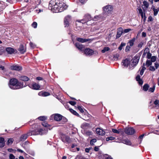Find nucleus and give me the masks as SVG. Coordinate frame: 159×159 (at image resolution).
I'll use <instances>...</instances> for the list:
<instances>
[{"label":"nucleus","instance_id":"f257e3e1","mask_svg":"<svg viewBox=\"0 0 159 159\" xmlns=\"http://www.w3.org/2000/svg\"><path fill=\"white\" fill-rule=\"evenodd\" d=\"M68 6L64 2L59 0H51L48 8L53 12H61L66 9Z\"/></svg>","mask_w":159,"mask_h":159},{"label":"nucleus","instance_id":"f03ea898","mask_svg":"<svg viewBox=\"0 0 159 159\" xmlns=\"http://www.w3.org/2000/svg\"><path fill=\"white\" fill-rule=\"evenodd\" d=\"M32 130L30 131L26 134L22 135L20 138L21 141H24L28 136L32 135H37L40 134V126L39 124H34L32 125Z\"/></svg>","mask_w":159,"mask_h":159},{"label":"nucleus","instance_id":"7ed1b4c3","mask_svg":"<svg viewBox=\"0 0 159 159\" xmlns=\"http://www.w3.org/2000/svg\"><path fill=\"white\" fill-rule=\"evenodd\" d=\"M9 87L13 89H17L22 88L24 86L23 82H19L16 78L11 79L8 84Z\"/></svg>","mask_w":159,"mask_h":159},{"label":"nucleus","instance_id":"20e7f679","mask_svg":"<svg viewBox=\"0 0 159 159\" xmlns=\"http://www.w3.org/2000/svg\"><path fill=\"white\" fill-rule=\"evenodd\" d=\"M53 119L54 120L57 122H60L61 124H64L67 121V119L61 115L56 113L52 115L50 117V120Z\"/></svg>","mask_w":159,"mask_h":159},{"label":"nucleus","instance_id":"39448f33","mask_svg":"<svg viewBox=\"0 0 159 159\" xmlns=\"http://www.w3.org/2000/svg\"><path fill=\"white\" fill-rule=\"evenodd\" d=\"M84 53L86 56H90L92 55H96L98 54L97 50L94 51L89 48H87L84 50Z\"/></svg>","mask_w":159,"mask_h":159},{"label":"nucleus","instance_id":"423d86ee","mask_svg":"<svg viewBox=\"0 0 159 159\" xmlns=\"http://www.w3.org/2000/svg\"><path fill=\"white\" fill-rule=\"evenodd\" d=\"M92 19L91 15L89 14H86L84 15V18L81 20H78L77 21L79 22H81L82 23H85L89 21H90Z\"/></svg>","mask_w":159,"mask_h":159},{"label":"nucleus","instance_id":"0eeeda50","mask_svg":"<svg viewBox=\"0 0 159 159\" xmlns=\"http://www.w3.org/2000/svg\"><path fill=\"white\" fill-rule=\"evenodd\" d=\"M42 125L46 128L44 130L43 129H40V134L46 133L48 131V129L50 127V125L46 121L43 122L42 123Z\"/></svg>","mask_w":159,"mask_h":159},{"label":"nucleus","instance_id":"6e6552de","mask_svg":"<svg viewBox=\"0 0 159 159\" xmlns=\"http://www.w3.org/2000/svg\"><path fill=\"white\" fill-rule=\"evenodd\" d=\"M140 59V56L139 55H136L132 59L131 65L133 66H135L139 62Z\"/></svg>","mask_w":159,"mask_h":159},{"label":"nucleus","instance_id":"1a4fd4ad","mask_svg":"<svg viewBox=\"0 0 159 159\" xmlns=\"http://www.w3.org/2000/svg\"><path fill=\"white\" fill-rule=\"evenodd\" d=\"M28 86L30 88L34 90H39L40 88V85L39 84L35 82L29 84H28Z\"/></svg>","mask_w":159,"mask_h":159},{"label":"nucleus","instance_id":"9d476101","mask_svg":"<svg viewBox=\"0 0 159 159\" xmlns=\"http://www.w3.org/2000/svg\"><path fill=\"white\" fill-rule=\"evenodd\" d=\"M71 20V16L68 15L66 16L64 19V24L65 27H68L69 25V23Z\"/></svg>","mask_w":159,"mask_h":159},{"label":"nucleus","instance_id":"9b49d317","mask_svg":"<svg viewBox=\"0 0 159 159\" xmlns=\"http://www.w3.org/2000/svg\"><path fill=\"white\" fill-rule=\"evenodd\" d=\"M125 132L128 135H132L135 133V130L132 128H129L125 129Z\"/></svg>","mask_w":159,"mask_h":159},{"label":"nucleus","instance_id":"f8f14e48","mask_svg":"<svg viewBox=\"0 0 159 159\" xmlns=\"http://www.w3.org/2000/svg\"><path fill=\"white\" fill-rule=\"evenodd\" d=\"M10 69L12 70H15L17 71L21 70L22 68L21 66L18 65H14L10 66Z\"/></svg>","mask_w":159,"mask_h":159},{"label":"nucleus","instance_id":"ddd939ff","mask_svg":"<svg viewBox=\"0 0 159 159\" xmlns=\"http://www.w3.org/2000/svg\"><path fill=\"white\" fill-rule=\"evenodd\" d=\"M103 10L106 12L110 13L113 10L112 6L110 5H107L103 7Z\"/></svg>","mask_w":159,"mask_h":159},{"label":"nucleus","instance_id":"4468645a","mask_svg":"<svg viewBox=\"0 0 159 159\" xmlns=\"http://www.w3.org/2000/svg\"><path fill=\"white\" fill-rule=\"evenodd\" d=\"M61 140L64 142H67L69 143L71 142L70 137L66 135H62L61 136Z\"/></svg>","mask_w":159,"mask_h":159},{"label":"nucleus","instance_id":"2eb2a0df","mask_svg":"<svg viewBox=\"0 0 159 159\" xmlns=\"http://www.w3.org/2000/svg\"><path fill=\"white\" fill-rule=\"evenodd\" d=\"M123 32V30L122 28H118L117 29V34L116 36V39L119 38L122 35Z\"/></svg>","mask_w":159,"mask_h":159},{"label":"nucleus","instance_id":"dca6fc26","mask_svg":"<svg viewBox=\"0 0 159 159\" xmlns=\"http://www.w3.org/2000/svg\"><path fill=\"white\" fill-rule=\"evenodd\" d=\"M96 131V133L99 135L103 136L105 134V132L100 128H97Z\"/></svg>","mask_w":159,"mask_h":159},{"label":"nucleus","instance_id":"f3484780","mask_svg":"<svg viewBox=\"0 0 159 159\" xmlns=\"http://www.w3.org/2000/svg\"><path fill=\"white\" fill-rule=\"evenodd\" d=\"M6 5L4 2L0 1V14L2 13V11L5 8Z\"/></svg>","mask_w":159,"mask_h":159},{"label":"nucleus","instance_id":"a211bd4d","mask_svg":"<svg viewBox=\"0 0 159 159\" xmlns=\"http://www.w3.org/2000/svg\"><path fill=\"white\" fill-rule=\"evenodd\" d=\"M130 60L129 59H126L125 60H123L122 62V65L125 66L127 67L130 64Z\"/></svg>","mask_w":159,"mask_h":159},{"label":"nucleus","instance_id":"6ab92c4d","mask_svg":"<svg viewBox=\"0 0 159 159\" xmlns=\"http://www.w3.org/2000/svg\"><path fill=\"white\" fill-rule=\"evenodd\" d=\"M18 50L22 54H23L25 52L26 49L24 48V46L22 44L20 45Z\"/></svg>","mask_w":159,"mask_h":159},{"label":"nucleus","instance_id":"aec40b11","mask_svg":"<svg viewBox=\"0 0 159 159\" xmlns=\"http://www.w3.org/2000/svg\"><path fill=\"white\" fill-rule=\"evenodd\" d=\"M81 128L83 129H87L90 127V124L87 123H84L81 125Z\"/></svg>","mask_w":159,"mask_h":159},{"label":"nucleus","instance_id":"412c9836","mask_svg":"<svg viewBox=\"0 0 159 159\" xmlns=\"http://www.w3.org/2000/svg\"><path fill=\"white\" fill-rule=\"evenodd\" d=\"M146 68L145 67V64L143 63V66L139 69L140 74L142 75L144 73V71L146 70Z\"/></svg>","mask_w":159,"mask_h":159},{"label":"nucleus","instance_id":"4be33fe9","mask_svg":"<svg viewBox=\"0 0 159 159\" xmlns=\"http://www.w3.org/2000/svg\"><path fill=\"white\" fill-rule=\"evenodd\" d=\"M136 80L138 82V83L140 85H142L143 84V81L142 79H140L139 75H137L136 77Z\"/></svg>","mask_w":159,"mask_h":159},{"label":"nucleus","instance_id":"5701e85b","mask_svg":"<svg viewBox=\"0 0 159 159\" xmlns=\"http://www.w3.org/2000/svg\"><path fill=\"white\" fill-rule=\"evenodd\" d=\"M76 40L78 42L83 43L88 42L89 41L90 39H84L80 38H78L76 39Z\"/></svg>","mask_w":159,"mask_h":159},{"label":"nucleus","instance_id":"b1692460","mask_svg":"<svg viewBox=\"0 0 159 159\" xmlns=\"http://www.w3.org/2000/svg\"><path fill=\"white\" fill-rule=\"evenodd\" d=\"M19 80L24 81H27L29 80V78L26 76L23 75L19 77Z\"/></svg>","mask_w":159,"mask_h":159},{"label":"nucleus","instance_id":"393cba45","mask_svg":"<svg viewBox=\"0 0 159 159\" xmlns=\"http://www.w3.org/2000/svg\"><path fill=\"white\" fill-rule=\"evenodd\" d=\"M6 51L8 53L10 54H11L14 52V49L10 47L7 48H6Z\"/></svg>","mask_w":159,"mask_h":159},{"label":"nucleus","instance_id":"a878e982","mask_svg":"<svg viewBox=\"0 0 159 159\" xmlns=\"http://www.w3.org/2000/svg\"><path fill=\"white\" fill-rule=\"evenodd\" d=\"M136 39L135 37L133 38L132 39L129 40L128 43V44H129V46L132 47L134 45V43Z\"/></svg>","mask_w":159,"mask_h":159},{"label":"nucleus","instance_id":"bb28decb","mask_svg":"<svg viewBox=\"0 0 159 159\" xmlns=\"http://www.w3.org/2000/svg\"><path fill=\"white\" fill-rule=\"evenodd\" d=\"M122 142L123 143L128 145H131V143L129 140L127 139H124L122 140Z\"/></svg>","mask_w":159,"mask_h":159},{"label":"nucleus","instance_id":"cd10ccee","mask_svg":"<svg viewBox=\"0 0 159 159\" xmlns=\"http://www.w3.org/2000/svg\"><path fill=\"white\" fill-rule=\"evenodd\" d=\"M75 45L76 48L79 50H81L84 48V46L82 44H80L79 43H75Z\"/></svg>","mask_w":159,"mask_h":159},{"label":"nucleus","instance_id":"c85d7f7f","mask_svg":"<svg viewBox=\"0 0 159 159\" xmlns=\"http://www.w3.org/2000/svg\"><path fill=\"white\" fill-rule=\"evenodd\" d=\"M0 143L1 144L0 147H3L5 145V142L4 139L2 137L0 138Z\"/></svg>","mask_w":159,"mask_h":159},{"label":"nucleus","instance_id":"c756f323","mask_svg":"<svg viewBox=\"0 0 159 159\" xmlns=\"http://www.w3.org/2000/svg\"><path fill=\"white\" fill-rule=\"evenodd\" d=\"M84 134L87 136H89L92 135V132L91 131L85 130L84 131Z\"/></svg>","mask_w":159,"mask_h":159},{"label":"nucleus","instance_id":"7c9ffc66","mask_svg":"<svg viewBox=\"0 0 159 159\" xmlns=\"http://www.w3.org/2000/svg\"><path fill=\"white\" fill-rule=\"evenodd\" d=\"M40 95L43 97H46L50 95V93L48 92L42 91Z\"/></svg>","mask_w":159,"mask_h":159},{"label":"nucleus","instance_id":"2f4dec72","mask_svg":"<svg viewBox=\"0 0 159 159\" xmlns=\"http://www.w3.org/2000/svg\"><path fill=\"white\" fill-rule=\"evenodd\" d=\"M149 87L148 85L147 84H146L143 85V89L144 91H146L148 90Z\"/></svg>","mask_w":159,"mask_h":159},{"label":"nucleus","instance_id":"473e14b6","mask_svg":"<svg viewBox=\"0 0 159 159\" xmlns=\"http://www.w3.org/2000/svg\"><path fill=\"white\" fill-rule=\"evenodd\" d=\"M70 111L72 114L75 115L79 116V114L75 110L72 109H70Z\"/></svg>","mask_w":159,"mask_h":159},{"label":"nucleus","instance_id":"72a5a7b5","mask_svg":"<svg viewBox=\"0 0 159 159\" xmlns=\"http://www.w3.org/2000/svg\"><path fill=\"white\" fill-rule=\"evenodd\" d=\"M110 49L108 47H105L103 49H102L101 52L102 53H105L106 52L110 50Z\"/></svg>","mask_w":159,"mask_h":159},{"label":"nucleus","instance_id":"f704fd0d","mask_svg":"<svg viewBox=\"0 0 159 159\" xmlns=\"http://www.w3.org/2000/svg\"><path fill=\"white\" fill-rule=\"evenodd\" d=\"M152 64V62L149 60H147L146 63V65L148 66L149 67V66L151 65Z\"/></svg>","mask_w":159,"mask_h":159},{"label":"nucleus","instance_id":"c9c22d12","mask_svg":"<svg viewBox=\"0 0 159 159\" xmlns=\"http://www.w3.org/2000/svg\"><path fill=\"white\" fill-rule=\"evenodd\" d=\"M97 141V140L95 139H93L91 140L90 142V144L92 146L94 145V143H96Z\"/></svg>","mask_w":159,"mask_h":159},{"label":"nucleus","instance_id":"e433bc0d","mask_svg":"<svg viewBox=\"0 0 159 159\" xmlns=\"http://www.w3.org/2000/svg\"><path fill=\"white\" fill-rule=\"evenodd\" d=\"M125 45L126 44L125 43L123 42L121 43L120 46L118 48V49L120 50H121L122 49L123 47L125 46Z\"/></svg>","mask_w":159,"mask_h":159},{"label":"nucleus","instance_id":"4c0bfd02","mask_svg":"<svg viewBox=\"0 0 159 159\" xmlns=\"http://www.w3.org/2000/svg\"><path fill=\"white\" fill-rule=\"evenodd\" d=\"M13 141H14V140L12 139H9L8 140L7 143V144L9 145V144H12V143L13 142Z\"/></svg>","mask_w":159,"mask_h":159},{"label":"nucleus","instance_id":"58836bf2","mask_svg":"<svg viewBox=\"0 0 159 159\" xmlns=\"http://www.w3.org/2000/svg\"><path fill=\"white\" fill-rule=\"evenodd\" d=\"M138 11L142 18H143V13L142 10L141 8H139L138 9Z\"/></svg>","mask_w":159,"mask_h":159},{"label":"nucleus","instance_id":"ea45409f","mask_svg":"<svg viewBox=\"0 0 159 159\" xmlns=\"http://www.w3.org/2000/svg\"><path fill=\"white\" fill-rule=\"evenodd\" d=\"M115 138L113 137H107L106 138V140L107 141H108L109 140H113L115 139Z\"/></svg>","mask_w":159,"mask_h":159},{"label":"nucleus","instance_id":"a19ab883","mask_svg":"<svg viewBox=\"0 0 159 159\" xmlns=\"http://www.w3.org/2000/svg\"><path fill=\"white\" fill-rule=\"evenodd\" d=\"M31 26L34 28H36L37 26V23L36 22H34L31 24Z\"/></svg>","mask_w":159,"mask_h":159},{"label":"nucleus","instance_id":"79ce46f5","mask_svg":"<svg viewBox=\"0 0 159 159\" xmlns=\"http://www.w3.org/2000/svg\"><path fill=\"white\" fill-rule=\"evenodd\" d=\"M155 85H153L152 87L149 88L148 91L150 92H153L155 90Z\"/></svg>","mask_w":159,"mask_h":159},{"label":"nucleus","instance_id":"37998d69","mask_svg":"<svg viewBox=\"0 0 159 159\" xmlns=\"http://www.w3.org/2000/svg\"><path fill=\"white\" fill-rule=\"evenodd\" d=\"M47 117L45 116H40V120L44 121L47 120Z\"/></svg>","mask_w":159,"mask_h":159},{"label":"nucleus","instance_id":"c03bdc74","mask_svg":"<svg viewBox=\"0 0 159 159\" xmlns=\"http://www.w3.org/2000/svg\"><path fill=\"white\" fill-rule=\"evenodd\" d=\"M151 61L152 62H155L156 60V57L155 56H153L151 58Z\"/></svg>","mask_w":159,"mask_h":159},{"label":"nucleus","instance_id":"a18cd8bd","mask_svg":"<svg viewBox=\"0 0 159 159\" xmlns=\"http://www.w3.org/2000/svg\"><path fill=\"white\" fill-rule=\"evenodd\" d=\"M153 10L154 11V15L156 16L158 13V10L157 9H153Z\"/></svg>","mask_w":159,"mask_h":159},{"label":"nucleus","instance_id":"49530a36","mask_svg":"<svg viewBox=\"0 0 159 159\" xmlns=\"http://www.w3.org/2000/svg\"><path fill=\"white\" fill-rule=\"evenodd\" d=\"M143 3L146 7H147V8L148 7V6H149V4L147 1H143Z\"/></svg>","mask_w":159,"mask_h":159},{"label":"nucleus","instance_id":"de8ad7c7","mask_svg":"<svg viewBox=\"0 0 159 159\" xmlns=\"http://www.w3.org/2000/svg\"><path fill=\"white\" fill-rule=\"evenodd\" d=\"M78 108L81 113H83L84 112L83 109L81 107L79 106L78 107Z\"/></svg>","mask_w":159,"mask_h":159},{"label":"nucleus","instance_id":"09e8293b","mask_svg":"<svg viewBox=\"0 0 159 159\" xmlns=\"http://www.w3.org/2000/svg\"><path fill=\"white\" fill-rule=\"evenodd\" d=\"M112 132L115 133L119 134L120 131L119 130H117L116 129H112Z\"/></svg>","mask_w":159,"mask_h":159},{"label":"nucleus","instance_id":"8fccbe9b","mask_svg":"<svg viewBox=\"0 0 159 159\" xmlns=\"http://www.w3.org/2000/svg\"><path fill=\"white\" fill-rule=\"evenodd\" d=\"M130 46L129 45H127L125 48V51L126 52H127L128 51H129L130 48Z\"/></svg>","mask_w":159,"mask_h":159},{"label":"nucleus","instance_id":"3c124183","mask_svg":"<svg viewBox=\"0 0 159 159\" xmlns=\"http://www.w3.org/2000/svg\"><path fill=\"white\" fill-rule=\"evenodd\" d=\"M9 157L10 159H15V156L12 154H10L9 156Z\"/></svg>","mask_w":159,"mask_h":159},{"label":"nucleus","instance_id":"603ef678","mask_svg":"<svg viewBox=\"0 0 159 159\" xmlns=\"http://www.w3.org/2000/svg\"><path fill=\"white\" fill-rule=\"evenodd\" d=\"M149 69L150 70L153 71L155 70V68L153 66H150L149 67Z\"/></svg>","mask_w":159,"mask_h":159},{"label":"nucleus","instance_id":"864d4df0","mask_svg":"<svg viewBox=\"0 0 159 159\" xmlns=\"http://www.w3.org/2000/svg\"><path fill=\"white\" fill-rule=\"evenodd\" d=\"M154 104L156 105H158L159 106V100H156L154 102Z\"/></svg>","mask_w":159,"mask_h":159},{"label":"nucleus","instance_id":"5fc2aeb1","mask_svg":"<svg viewBox=\"0 0 159 159\" xmlns=\"http://www.w3.org/2000/svg\"><path fill=\"white\" fill-rule=\"evenodd\" d=\"M144 52L146 53H148V52H150L149 50V49L148 48H145V49L144 51Z\"/></svg>","mask_w":159,"mask_h":159},{"label":"nucleus","instance_id":"6e6d98bb","mask_svg":"<svg viewBox=\"0 0 159 159\" xmlns=\"http://www.w3.org/2000/svg\"><path fill=\"white\" fill-rule=\"evenodd\" d=\"M147 53V57L148 59H150L151 57V56H152L150 52H148Z\"/></svg>","mask_w":159,"mask_h":159},{"label":"nucleus","instance_id":"4d7b16f0","mask_svg":"<svg viewBox=\"0 0 159 159\" xmlns=\"http://www.w3.org/2000/svg\"><path fill=\"white\" fill-rule=\"evenodd\" d=\"M143 43L142 42H140L139 43V44L138 45V47L139 48H141L142 47L143 45Z\"/></svg>","mask_w":159,"mask_h":159},{"label":"nucleus","instance_id":"13d9d810","mask_svg":"<svg viewBox=\"0 0 159 159\" xmlns=\"http://www.w3.org/2000/svg\"><path fill=\"white\" fill-rule=\"evenodd\" d=\"M70 104L71 105L74 106L76 104V102L74 101H70L69 102Z\"/></svg>","mask_w":159,"mask_h":159},{"label":"nucleus","instance_id":"bf43d9fd","mask_svg":"<svg viewBox=\"0 0 159 159\" xmlns=\"http://www.w3.org/2000/svg\"><path fill=\"white\" fill-rule=\"evenodd\" d=\"M131 30L130 29H125L124 30V32L125 33H127Z\"/></svg>","mask_w":159,"mask_h":159},{"label":"nucleus","instance_id":"052dcab7","mask_svg":"<svg viewBox=\"0 0 159 159\" xmlns=\"http://www.w3.org/2000/svg\"><path fill=\"white\" fill-rule=\"evenodd\" d=\"M92 148H86L85 149V151L86 152L88 153L89 152V150H91Z\"/></svg>","mask_w":159,"mask_h":159},{"label":"nucleus","instance_id":"680f3d73","mask_svg":"<svg viewBox=\"0 0 159 159\" xmlns=\"http://www.w3.org/2000/svg\"><path fill=\"white\" fill-rule=\"evenodd\" d=\"M155 66L156 69H157L158 67H159V64L157 62H156L155 63Z\"/></svg>","mask_w":159,"mask_h":159},{"label":"nucleus","instance_id":"e2e57ef3","mask_svg":"<svg viewBox=\"0 0 159 159\" xmlns=\"http://www.w3.org/2000/svg\"><path fill=\"white\" fill-rule=\"evenodd\" d=\"M99 150V147L98 146H95L94 148V150L95 151L97 152Z\"/></svg>","mask_w":159,"mask_h":159},{"label":"nucleus","instance_id":"0e129e2a","mask_svg":"<svg viewBox=\"0 0 159 159\" xmlns=\"http://www.w3.org/2000/svg\"><path fill=\"white\" fill-rule=\"evenodd\" d=\"M17 151L18 152H21V153H24V154H26V153L25 152H24L22 150L20 149H17Z\"/></svg>","mask_w":159,"mask_h":159},{"label":"nucleus","instance_id":"69168bd1","mask_svg":"<svg viewBox=\"0 0 159 159\" xmlns=\"http://www.w3.org/2000/svg\"><path fill=\"white\" fill-rule=\"evenodd\" d=\"M142 35L143 37H145L146 36V34L145 32H143L142 33Z\"/></svg>","mask_w":159,"mask_h":159},{"label":"nucleus","instance_id":"338daca9","mask_svg":"<svg viewBox=\"0 0 159 159\" xmlns=\"http://www.w3.org/2000/svg\"><path fill=\"white\" fill-rule=\"evenodd\" d=\"M30 45L31 48H34V45L31 42H30Z\"/></svg>","mask_w":159,"mask_h":159},{"label":"nucleus","instance_id":"774afa93","mask_svg":"<svg viewBox=\"0 0 159 159\" xmlns=\"http://www.w3.org/2000/svg\"><path fill=\"white\" fill-rule=\"evenodd\" d=\"M152 16H150L148 17V21H152Z\"/></svg>","mask_w":159,"mask_h":159}]
</instances>
